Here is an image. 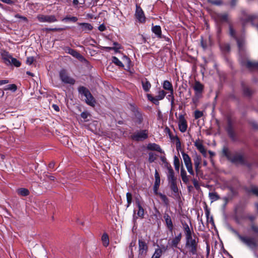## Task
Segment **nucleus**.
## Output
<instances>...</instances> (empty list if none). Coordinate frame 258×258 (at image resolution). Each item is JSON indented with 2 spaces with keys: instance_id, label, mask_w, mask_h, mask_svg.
Wrapping results in <instances>:
<instances>
[{
  "instance_id": "obj_1",
  "label": "nucleus",
  "mask_w": 258,
  "mask_h": 258,
  "mask_svg": "<svg viewBox=\"0 0 258 258\" xmlns=\"http://www.w3.org/2000/svg\"><path fill=\"white\" fill-rule=\"evenodd\" d=\"M79 94L85 97L86 103L91 106H94L96 103V101L89 90L86 87L81 86L78 88Z\"/></svg>"
},
{
  "instance_id": "obj_2",
  "label": "nucleus",
  "mask_w": 258,
  "mask_h": 258,
  "mask_svg": "<svg viewBox=\"0 0 258 258\" xmlns=\"http://www.w3.org/2000/svg\"><path fill=\"white\" fill-rule=\"evenodd\" d=\"M198 242L199 239L195 236H194V237L191 236L186 238L185 246L189 252L192 255L197 254Z\"/></svg>"
},
{
  "instance_id": "obj_3",
  "label": "nucleus",
  "mask_w": 258,
  "mask_h": 258,
  "mask_svg": "<svg viewBox=\"0 0 258 258\" xmlns=\"http://www.w3.org/2000/svg\"><path fill=\"white\" fill-rule=\"evenodd\" d=\"M233 232L242 242L250 248L254 249L257 246V241L254 238L242 236L235 230H233Z\"/></svg>"
},
{
  "instance_id": "obj_4",
  "label": "nucleus",
  "mask_w": 258,
  "mask_h": 258,
  "mask_svg": "<svg viewBox=\"0 0 258 258\" xmlns=\"http://www.w3.org/2000/svg\"><path fill=\"white\" fill-rule=\"evenodd\" d=\"M193 89L195 91V98L192 99V101L195 103L199 98L202 97L204 86L200 82L196 81L193 85Z\"/></svg>"
},
{
  "instance_id": "obj_5",
  "label": "nucleus",
  "mask_w": 258,
  "mask_h": 258,
  "mask_svg": "<svg viewBox=\"0 0 258 258\" xmlns=\"http://www.w3.org/2000/svg\"><path fill=\"white\" fill-rule=\"evenodd\" d=\"M59 75L61 81L64 84L74 85L76 82L74 79L68 75L65 70H61L59 72Z\"/></svg>"
},
{
  "instance_id": "obj_6",
  "label": "nucleus",
  "mask_w": 258,
  "mask_h": 258,
  "mask_svg": "<svg viewBox=\"0 0 258 258\" xmlns=\"http://www.w3.org/2000/svg\"><path fill=\"white\" fill-rule=\"evenodd\" d=\"M181 155L188 172L190 174L193 175L194 174V171L192 169V163L190 157L188 154L183 152H181Z\"/></svg>"
},
{
  "instance_id": "obj_7",
  "label": "nucleus",
  "mask_w": 258,
  "mask_h": 258,
  "mask_svg": "<svg viewBox=\"0 0 258 258\" xmlns=\"http://www.w3.org/2000/svg\"><path fill=\"white\" fill-rule=\"evenodd\" d=\"M37 19L39 22L41 23H54L57 21L54 15H38Z\"/></svg>"
},
{
  "instance_id": "obj_8",
  "label": "nucleus",
  "mask_w": 258,
  "mask_h": 258,
  "mask_svg": "<svg viewBox=\"0 0 258 258\" xmlns=\"http://www.w3.org/2000/svg\"><path fill=\"white\" fill-rule=\"evenodd\" d=\"M148 246L145 241L139 240V255L141 257H144L147 252Z\"/></svg>"
},
{
  "instance_id": "obj_9",
  "label": "nucleus",
  "mask_w": 258,
  "mask_h": 258,
  "mask_svg": "<svg viewBox=\"0 0 258 258\" xmlns=\"http://www.w3.org/2000/svg\"><path fill=\"white\" fill-rule=\"evenodd\" d=\"M178 125L179 130L181 133H184L186 131L187 123L183 115L179 116Z\"/></svg>"
},
{
  "instance_id": "obj_10",
  "label": "nucleus",
  "mask_w": 258,
  "mask_h": 258,
  "mask_svg": "<svg viewBox=\"0 0 258 258\" xmlns=\"http://www.w3.org/2000/svg\"><path fill=\"white\" fill-rule=\"evenodd\" d=\"M148 138L147 131L144 130L135 133L133 136L132 138L136 141H142Z\"/></svg>"
},
{
  "instance_id": "obj_11",
  "label": "nucleus",
  "mask_w": 258,
  "mask_h": 258,
  "mask_svg": "<svg viewBox=\"0 0 258 258\" xmlns=\"http://www.w3.org/2000/svg\"><path fill=\"white\" fill-rule=\"evenodd\" d=\"M135 16L138 21L140 23L145 22L146 18L144 12L140 6H136Z\"/></svg>"
},
{
  "instance_id": "obj_12",
  "label": "nucleus",
  "mask_w": 258,
  "mask_h": 258,
  "mask_svg": "<svg viewBox=\"0 0 258 258\" xmlns=\"http://www.w3.org/2000/svg\"><path fill=\"white\" fill-rule=\"evenodd\" d=\"M229 32L230 35L233 37L236 40L239 49L240 50H242L243 45L244 44L243 38L242 37L240 38H237L235 35V32L234 30L232 29L231 27H230Z\"/></svg>"
},
{
  "instance_id": "obj_13",
  "label": "nucleus",
  "mask_w": 258,
  "mask_h": 258,
  "mask_svg": "<svg viewBox=\"0 0 258 258\" xmlns=\"http://www.w3.org/2000/svg\"><path fill=\"white\" fill-rule=\"evenodd\" d=\"M193 160L196 171L197 173H199L201 168V164L202 163V158L199 155L196 154L194 156Z\"/></svg>"
},
{
  "instance_id": "obj_14",
  "label": "nucleus",
  "mask_w": 258,
  "mask_h": 258,
  "mask_svg": "<svg viewBox=\"0 0 258 258\" xmlns=\"http://www.w3.org/2000/svg\"><path fill=\"white\" fill-rule=\"evenodd\" d=\"M155 181L153 186V191L155 195H157L159 193L158 190L160 184V178L159 174L157 170H155Z\"/></svg>"
},
{
  "instance_id": "obj_15",
  "label": "nucleus",
  "mask_w": 258,
  "mask_h": 258,
  "mask_svg": "<svg viewBox=\"0 0 258 258\" xmlns=\"http://www.w3.org/2000/svg\"><path fill=\"white\" fill-rule=\"evenodd\" d=\"M167 168L168 170L167 179L169 182L176 181V178L174 176V172L172 167L170 165L167 164Z\"/></svg>"
},
{
  "instance_id": "obj_16",
  "label": "nucleus",
  "mask_w": 258,
  "mask_h": 258,
  "mask_svg": "<svg viewBox=\"0 0 258 258\" xmlns=\"http://www.w3.org/2000/svg\"><path fill=\"white\" fill-rule=\"evenodd\" d=\"M181 233H179L177 236L173 238L170 242L169 241L168 243L171 247L176 248L181 240Z\"/></svg>"
},
{
  "instance_id": "obj_17",
  "label": "nucleus",
  "mask_w": 258,
  "mask_h": 258,
  "mask_svg": "<svg viewBox=\"0 0 258 258\" xmlns=\"http://www.w3.org/2000/svg\"><path fill=\"white\" fill-rule=\"evenodd\" d=\"M164 219L165 220L167 228L170 231H172L173 230V226L170 216L167 214H165L164 215Z\"/></svg>"
},
{
  "instance_id": "obj_18",
  "label": "nucleus",
  "mask_w": 258,
  "mask_h": 258,
  "mask_svg": "<svg viewBox=\"0 0 258 258\" xmlns=\"http://www.w3.org/2000/svg\"><path fill=\"white\" fill-rule=\"evenodd\" d=\"M66 51H67L68 53L79 59L81 60L84 58L83 56L80 53L73 49L69 47L66 49Z\"/></svg>"
},
{
  "instance_id": "obj_19",
  "label": "nucleus",
  "mask_w": 258,
  "mask_h": 258,
  "mask_svg": "<svg viewBox=\"0 0 258 258\" xmlns=\"http://www.w3.org/2000/svg\"><path fill=\"white\" fill-rule=\"evenodd\" d=\"M215 20L217 22H225L228 20V16L226 14H218L216 15Z\"/></svg>"
},
{
  "instance_id": "obj_20",
  "label": "nucleus",
  "mask_w": 258,
  "mask_h": 258,
  "mask_svg": "<svg viewBox=\"0 0 258 258\" xmlns=\"http://www.w3.org/2000/svg\"><path fill=\"white\" fill-rule=\"evenodd\" d=\"M152 31L158 38H162V31L160 26L158 25L153 26L152 28Z\"/></svg>"
},
{
  "instance_id": "obj_21",
  "label": "nucleus",
  "mask_w": 258,
  "mask_h": 258,
  "mask_svg": "<svg viewBox=\"0 0 258 258\" xmlns=\"http://www.w3.org/2000/svg\"><path fill=\"white\" fill-rule=\"evenodd\" d=\"M147 149L150 150L156 151L160 153L162 152V150L161 149L159 145L155 143H150L147 146Z\"/></svg>"
},
{
  "instance_id": "obj_22",
  "label": "nucleus",
  "mask_w": 258,
  "mask_h": 258,
  "mask_svg": "<svg viewBox=\"0 0 258 258\" xmlns=\"http://www.w3.org/2000/svg\"><path fill=\"white\" fill-rule=\"evenodd\" d=\"M2 56L6 64H10L12 56L8 52H3L2 53Z\"/></svg>"
},
{
  "instance_id": "obj_23",
  "label": "nucleus",
  "mask_w": 258,
  "mask_h": 258,
  "mask_svg": "<svg viewBox=\"0 0 258 258\" xmlns=\"http://www.w3.org/2000/svg\"><path fill=\"white\" fill-rule=\"evenodd\" d=\"M194 145L196 147L197 149L200 152H203L204 151V150H205V148L204 146L203 145L202 141H201L200 139L197 140L194 142Z\"/></svg>"
},
{
  "instance_id": "obj_24",
  "label": "nucleus",
  "mask_w": 258,
  "mask_h": 258,
  "mask_svg": "<svg viewBox=\"0 0 258 258\" xmlns=\"http://www.w3.org/2000/svg\"><path fill=\"white\" fill-rule=\"evenodd\" d=\"M230 161L233 163H243L244 162V159L242 155H236L231 158Z\"/></svg>"
},
{
  "instance_id": "obj_25",
  "label": "nucleus",
  "mask_w": 258,
  "mask_h": 258,
  "mask_svg": "<svg viewBox=\"0 0 258 258\" xmlns=\"http://www.w3.org/2000/svg\"><path fill=\"white\" fill-rule=\"evenodd\" d=\"M183 227L185 235V238L192 236V232L190 230L188 224L186 223L183 224Z\"/></svg>"
},
{
  "instance_id": "obj_26",
  "label": "nucleus",
  "mask_w": 258,
  "mask_h": 258,
  "mask_svg": "<svg viewBox=\"0 0 258 258\" xmlns=\"http://www.w3.org/2000/svg\"><path fill=\"white\" fill-rule=\"evenodd\" d=\"M162 86L164 90H167L168 91L173 90L172 84L167 80H165L163 82Z\"/></svg>"
},
{
  "instance_id": "obj_27",
  "label": "nucleus",
  "mask_w": 258,
  "mask_h": 258,
  "mask_svg": "<svg viewBox=\"0 0 258 258\" xmlns=\"http://www.w3.org/2000/svg\"><path fill=\"white\" fill-rule=\"evenodd\" d=\"M78 25L81 27V29L82 31H87V30H91L93 29L92 26L89 24L87 23H78Z\"/></svg>"
},
{
  "instance_id": "obj_28",
  "label": "nucleus",
  "mask_w": 258,
  "mask_h": 258,
  "mask_svg": "<svg viewBox=\"0 0 258 258\" xmlns=\"http://www.w3.org/2000/svg\"><path fill=\"white\" fill-rule=\"evenodd\" d=\"M137 204L138 208L137 215L139 217L143 218L144 216V210L139 202H137Z\"/></svg>"
},
{
  "instance_id": "obj_29",
  "label": "nucleus",
  "mask_w": 258,
  "mask_h": 258,
  "mask_svg": "<svg viewBox=\"0 0 258 258\" xmlns=\"http://www.w3.org/2000/svg\"><path fill=\"white\" fill-rule=\"evenodd\" d=\"M245 66L247 68L251 70L258 69V62L247 61L245 63Z\"/></svg>"
},
{
  "instance_id": "obj_30",
  "label": "nucleus",
  "mask_w": 258,
  "mask_h": 258,
  "mask_svg": "<svg viewBox=\"0 0 258 258\" xmlns=\"http://www.w3.org/2000/svg\"><path fill=\"white\" fill-rule=\"evenodd\" d=\"M142 84L143 88L146 92H148L151 88V84L146 79L142 81Z\"/></svg>"
},
{
  "instance_id": "obj_31",
  "label": "nucleus",
  "mask_w": 258,
  "mask_h": 258,
  "mask_svg": "<svg viewBox=\"0 0 258 258\" xmlns=\"http://www.w3.org/2000/svg\"><path fill=\"white\" fill-rule=\"evenodd\" d=\"M180 175L182 181L184 183H187L188 181V178L186 175V172L185 169L182 167L180 170Z\"/></svg>"
},
{
  "instance_id": "obj_32",
  "label": "nucleus",
  "mask_w": 258,
  "mask_h": 258,
  "mask_svg": "<svg viewBox=\"0 0 258 258\" xmlns=\"http://www.w3.org/2000/svg\"><path fill=\"white\" fill-rule=\"evenodd\" d=\"M103 245L105 247H107L109 243V237L106 233H104L101 237Z\"/></svg>"
},
{
  "instance_id": "obj_33",
  "label": "nucleus",
  "mask_w": 258,
  "mask_h": 258,
  "mask_svg": "<svg viewBox=\"0 0 258 258\" xmlns=\"http://www.w3.org/2000/svg\"><path fill=\"white\" fill-rule=\"evenodd\" d=\"M173 164L175 170L178 172L179 170L180 162L179 159L176 156L174 157Z\"/></svg>"
},
{
  "instance_id": "obj_34",
  "label": "nucleus",
  "mask_w": 258,
  "mask_h": 258,
  "mask_svg": "<svg viewBox=\"0 0 258 258\" xmlns=\"http://www.w3.org/2000/svg\"><path fill=\"white\" fill-rule=\"evenodd\" d=\"M18 194L22 196H27L29 194L28 189L25 188H20L17 190Z\"/></svg>"
},
{
  "instance_id": "obj_35",
  "label": "nucleus",
  "mask_w": 258,
  "mask_h": 258,
  "mask_svg": "<svg viewBox=\"0 0 258 258\" xmlns=\"http://www.w3.org/2000/svg\"><path fill=\"white\" fill-rule=\"evenodd\" d=\"M209 196L211 202H214L219 199V197L216 192H209Z\"/></svg>"
},
{
  "instance_id": "obj_36",
  "label": "nucleus",
  "mask_w": 258,
  "mask_h": 258,
  "mask_svg": "<svg viewBox=\"0 0 258 258\" xmlns=\"http://www.w3.org/2000/svg\"><path fill=\"white\" fill-rule=\"evenodd\" d=\"M157 195H158L164 204L167 206L169 204V200L167 197L162 193L159 192Z\"/></svg>"
},
{
  "instance_id": "obj_37",
  "label": "nucleus",
  "mask_w": 258,
  "mask_h": 258,
  "mask_svg": "<svg viewBox=\"0 0 258 258\" xmlns=\"http://www.w3.org/2000/svg\"><path fill=\"white\" fill-rule=\"evenodd\" d=\"M170 186V188L172 191L175 193H177L178 191V189L176 184V181L169 182Z\"/></svg>"
},
{
  "instance_id": "obj_38",
  "label": "nucleus",
  "mask_w": 258,
  "mask_h": 258,
  "mask_svg": "<svg viewBox=\"0 0 258 258\" xmlns=\"http://www.w3.org/2000/svg\"><path fill=\"white\" fill-rule=\"evenodd\" d=\"M222 153L223 155L225 156L228 160H231L232 157L227 148L224 147L223 149Z\"/></svg>"
},
{
  "instance_id": "obj_39",
  "label": "nucleus",
  "mask_w": 258,
  "mask_h": 258,
  "mask_svg": "<svg viewBox=\"0 0 258 258\" xmlns=\"http://www.w3.org/2000/svg\"><path fill=\"white\" fill-rule=\"evenodd\" d=\"M112 61L113 63L115 64L116 66H118L120 67H123L124 65L121 62V61L119 60L118 58H117L116 56H113L112 57Z\"/></svg>"
},
{
  "instance_id": "obj_40",
  "label": "nucleus",
  "mask_w": 258,
  "mask_h": 258,
  "mask_svg": "<svg viewBox=\"0 0 258 258\" xmlns=\"http://www.w3.org/2000/svg\"><path fill=\"white\" fill-rule=\"evenodd\" d=\"M162 253V250L160 248H157L155 250L152 258H160Z\"/></svg>"
},
{
  "instance_id": "obj_41",
  "label": "nucleus",
  "mask_w": 258,
  "mask_h": 258,
  "mask_svg": "<svg viewBox=\"0 0 258 258\" xmlns=\"http://www.w3.org/2000/svg\"><path fill=\"white\" fill-rule=\"evenodd\" d=\"M17 89V87L15 84H10L7 85L4 88L5 90H11L13 92H15Z\"/></svg>"
},
{
  "instance_id": "obj_42",
  "label": "nucleus",
  "mask_w": 258,
  "mask_h": 258,
  "mask_svg": "<svg viewBox=\"0 0 258 258\" xmlns=\"http://www.w3.org/2000/svg\"><path fill=\"white\" fill-rule=\"evenodd\" d=\"M10 64H12L16 67H19L21 66V62L19 60H17L16 58L12 57L11 59Z\"/></svg>"
},
{
  "instance_id": "obj_43",
  "label": "nucleus",
  "mask_w": 258,
  "mask_h": 258,
  "mask_svg": "<svg viewBox=\"0 0 258 258\" xmlns=\"http://www.w3.org/2000/svg\"><path fill=\"white\" fill-rule=\"evenodd\" d=\"M157 158V155L152 152H150L149 154V161L150 163H152L155 161Z\"/></svg>"
},
{
  "instance_id": "obj_44",
  "label": "nucleus",
  "mask_w": 258,
  "mask_h": 258,
  "mask_svg": "<svg viewBox=\"0 0 258 258\" xmlns=\"http://www.w3.org/2000/svg\"><path fill=\"white\" fill-rule=\"evenodd\" d=\"M166 94V93L164 90H159L156 97L158 98V99L161 100L164 99Z\"/></svg>"
},
{
  "instance_id": "obj_45",
  "label": "nucleus",
  "mask_w": 258,
  "mask_h": 258,
  "mask_svg": "<svg viewBox=\"0 0 258 258\" xmlns=\"http://www.w3.org/2000/svg\"><path fill=\"white\" fill-rule=\"evenodd\" d=\"M126 200H127V207H128L132 202V195L131 193L128 192L126 193Z\"/></svg>"
},
{
  "instance_id": "obj_46",
  "label": "nucleus",
  "mask_w": 258,
  "mask_h": 258,
  "mask_svg": "<svg viewBox=\"0 0 258 258\" xmlns=\"http://www.w3.org/2000/svg\"><path fill=\"white\" fill-rule=\"evenodd\" d=\"M169 94L167 95V98L171 100V104H173L174 103V96H173V90L172 91H169Z\"/></svg>"
},
{
  "instance_id": "obj_47",
  "label": "nucleus",
  "mask_w": 258,
  "mask_h": 258,
  "mask_svg": "<svg viewBox=\"0 0 258 258\" xmlns=\"http://www.w3.org/2000/svg\"><path fill=\"white\" fill-rule=\"evenodd\" d=\"M203 115V113L202 111L197 110L195 111L194 113V117L195 119H198L201 117H202Z\"/></svg>"
},
{
  "instance_id": "obj_48",
  "label": "nucleus",
  "mask_w": 258,
  "mask_h": 258,
  "mask_svg": "<svg viewBox=\"0 0 258 258\" xmlns=\"http://www.w3.org/2000/svg\"><path fill=\"white\" fill-rule=\"evenodd\" d=\"M78 20V18L76 17H66L62 19V21H71L73 22H76Z\"/></svg>"
},
{
  "instance_id": "obj_49",
  "label": "nucleus",
  "mask_w": 258,
  "mask_h": 258,
  "mask_svg": "<svg viewBox=\"0 0 258 258\" xmlns=\"http://www.w3.org/2000/svg\"><path fill=\"white\" fill-rule=\"evenodd\" d=\"M227 132L229 136L232 138L234 139V133L230 126H229L227 129Z\"/></svg>"
},
{
  "instance_id": "obj_50",
  "label": "nucleus",
  "mask_w": 258,
  "mask_h": 258,
  "mask_svg": "<svg viewBox=\"0 0 258 258\" xmlns=\"http://www.w3.org/2000/svg\"><path fill=\"white\" fill-rule=\"evenodd\" d=\"M221 49H222L223 51H230V47L229 44H224V45H223V46H221Z\"/></svg>"
},
{
  "instance_id": "obj_51",
  "label": "nucleus",
  "mask_w": 258,
  "mask_h": 258,
  "mask_svg": "<svg viewBox=\"0 0 258 258\" xmlns=\"http://www.w3.org/2000/svg\"><path fill=\"white\" fill-rule=\"evenodd\" d=\"M251 191L256 196H258V187L256 186H252Z\"/></svg>"
},
{
  "instance_id": "obj_52",
  "label": "nucleus",
  "mask_w": 258,
  "mask_h": 258,
  "mask_svg": "<svg viewBox=\"0 0 258 258\" xmlns=\"http://www.w3.org/2000/svg\"><path fill=\"white\" fill-rule=\"evenodd\" d=\"M34 60V58L33 57H28L27 58L26 63L27 64L31 65L33 62Z\"/></svg>"
},
{
  "instance_id": "obj_53",
  "label": "nucleus",
  "mask_w": 258,
  "mask_h": 258,
  "mask_svg": "<svg viewBox=\"0 0 258 258\" xmlns=\"http://www.w3.org/2000/svg\"><path fill=\"white\" fill-rule=\"evenodd\" d=\"M251 230L255 233H258V226L252 224L251 226Z\"/></svg>"
},
{
  "instance_id": "obj_54",
  "label": "nucleus",
  "mask_w": 258,
  "mask_h": 258,
  "mask_svg": "<svg viewBox=\"0 0 258 258\" xmlns=\"http://www.w3.org/2000/svg\"><path fill=\"white\" fill-rule=\"evenodd\" d=\"M210 3L213 5H217V6L220 5L222 4V2L219 0L211 1H210Z\"/></svg>"
},
{
  "instance_id": "obj_55",
  "label": "nucleus",
  "mask_w": 258,
  "mask_h": 258,
  "mask_svg": "<svg viewBox=\"0 0 258 258\" xmlns=\"http://www.w3.org/2000/svg\"><path fill=\"white\" fill-rule=\"evenodd\" d=\"M160 100L158 99V98L156 96V97H154V99L152 100V102L153 103H154L156 105H158L159 102V101Z\"/></svg>"
},
{
  "instance_id": "obj_56",
  "label": "nucleus",
  "mask_w": 258,
  "mask_h": 258,
  "mask_svg": "<svg viewBox=\"0 0 258 258\" xmlns=\"http://www.w3.org/2000/svg\"><path fill=\"white\" fill-rule=\"evenodd\" d=\"M1 2L7 4H13L14 3L13 0H0Z\"/></svg>"
},
{
  "instance_id": "obj_57",
  "label": "nucleus",
  "mask_w": 258,
  "mask_h": 258,
  "mask_svg": "<svg viewBox=\"0 0 258 258\" xmlns=\"http://www.w3.org/2000/svg\"><path fill=\"white\" fill-rule=\"evenodd\" d=\"M9 82L8 80H0V86L8 84Z\"/></svg>"
},
{
  "instance_id": "obj_58",
  "label": "nucleus",
  "mask_w": 258,
  "mask_h": 258,
  "mask_svg": "<svg viewBox=\"0 0 258 258\" xmlns=\"http://www.w3.org/2000/svg\"><path fill=\"white\" fill-rule=\"evenodd\" d=\"M98 29L100 31H104L106 29V27L104 24H101L98 27Z\"/></svg>"
},
{
  "instance_id": "obj_59",
  "label": "nucleus",
  "mask_w": 258,
  "mask_h": 258,
  "mask_svg": "<svg viewBox=\"0 0 258 258\" xmlns=\"http://www.w3.org/2000/svg\"><path fill=\"white\" fill-rule=\"evenodd\" d=\"M201 45L204 49H206L207 48V45L206 43L205 42L203 39L201 40Z\"/></svg>"
},
{
  "instance_id": "obj_60",
  "label": "nucleus",
  "mask_w": 258,
  "mask_h": 258,
  "mask_svg": "<svg viewBox=\"0 0 258 258\" xmlns=\"http://www.w3.org/2000/svg\"><path fill=\"white\" fill-rule=\"evenodd\" d=\"M81 117L84 119H86L88 116L87 112H83L81 114Z\"/></svg>"
},
{
  "instance_id": "obj_61",
  "label": "nucleus",
  "mask_w": 258,
  "mask_h": 258,
  "mask_svg": "<svg viewBox=\"0 0 258 258\" xmlns=\"http://www.w3.org/2000/svg\"><path fill=\"white\" fill-rule=\"evenodd\" d=\"M52 107H53V108L55 110H56V111H59V107H58V106L57 105L53 104V105H52Z\"/></svg>"
},
{
  "instance_id": "obj_62",
  "label": "nucleus",
  "mask_w": 258,
  "mask_h": 258,
  "mask_svg": "<svg viewBox=\"0 0 258 258\" xmlns=\"http://www.w3.org/2000/svg\"><path fill=\"white\" fill-rule=\"evenodd\" d=\"M147 97H148V99L150 101H152V100H153V99H154V97H153V96H152L151 95H150V94H148V95H147Z\"/></svg>"
},
{
  "instance_id": "obj_63",
  "label": "nucleus",
  "mask_w": 258,
  "mask_h": 258,
  "mask_svg": "<svg viewBox=\"0 0 258 258\" xmlns=\"http://www.w3.org/2000/svg\"><path fill=\"white\" fill-rule=\"evenodd\" d=\"M209 153L210 154V158H212V157L215 155V153L211 151H209Z\"/></svg>"
},
{
  "instance_id": "obj_64",
  "label": "nucleus",
  "mask_w": 258,
  "mask_h": 258,
  "mask_svg": "<svg viewBox=\"0 0 258 258\" xmlns=\"http://www.w3.org/2000/svg\"><path fill=\"white\" fill-rule=\"evenodd\" d=\"M204 157H207V151L206 150H204V151L203 152H201Z\"/></svg>"
}]
</instances>
